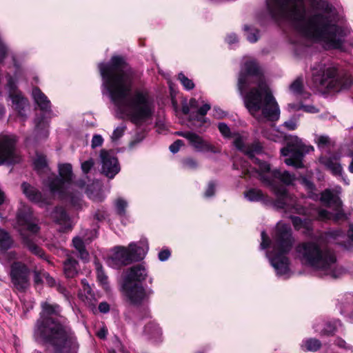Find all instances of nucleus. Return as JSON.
<instances>
[{
    "label": "nucleus",
    "mask_w": 353,
    "mask_h": 353,
    "mask_svg": "<svg viewBox=\"0 0 353 353\" xmlns=\"http://www.w3.org/2000/svg\"><path fill=\"white\" fill-rule=\"evenodd\" d=\"M219 130L221 134L225 137H230V128L224 123H220L218 125Z\"/></svg>",
    "instance_id": "c03bdc74"
},
{
    "label": "nucleus",
    "mask_w": 353,
    "mask_h": 353,
    "mask_svg": "<svg viewBox=\"0 0 353 353\" xmlns=\"http://www.w3.org/2000/svg\"><path fill=\"white\" fill-rule=\"evenodd\" d=\"M21 189L23 194L31 201L39 203L40 205L48 204V200L42 196L41 193L30 184L23 183Z\"/></svg>",
    "instance_id": "412c9836"
},
{
    "label": "nucleus",
    "mask_w": 353,
    "mask_h": 353,
    "mask_svg": "<svg viewBox=\"0 0 353 353\" xmlns=\"http://www.w3.org/2000/svg\"><path fill=\"white\" fill-rule=\"evenodd\" d=\"M252 85L254 86L243 95L244 104L250 114L258 121L278 120L280 115L279 105L257 63L252 59H248L239 74L238 90L243 95Z\"/></svg>",
    "instance_id": "20e7f679"
},
{
    "label": "nucleus",
    "mask_w": 353,
    "mask_h": 353,
    "mask_svg": "<svg viewBox=\"0 0 353 353\" xmlns=\"http://www.w3.org/2000/svg\"><path fill=\"white\" fill-rule=\"evenodd\" d=\"M41 128V130H43V132H43V136H44V137H46V136H47V134H48L47 130H46V129H47V128H48V125H47V123H46L45 122H43V121H42V122H40V123H36V130H37V132L39 131V128Z\"/></svg>",
    "instance_id": "13d9d810"
},
{
    "label": "nucleus",
    "mask_w": 353,
    "mask_h": 353,
    "mask_svg": "<svg viewBox=\"0 0 353 353\" xmlns=\"http://www.w3.org/2000/svg\"><path fill=\"white\" fill-rule=\"evenodd\" d=\"M214 190H215V185L214 184V183H212V182L209 183L208 188L205 192V196L206 197L212 196L214 194Z\"/></svg>",
    "instance_id": "864d4df0"
},
{
    "label": "nucleus",
    "mask_w": 353,
    "mask_h": 353,
    "mask_svg": "<svg viewBox=\"0 0 353 353\" xmlns=\"http://www.w3.org/2000/svg\"><path fill=\"white\" fill-rule=\"evenodd\" d=\"M103 139L101 135L96 134L93 136L92 139V147L93 148L102 145Z\"/></svg>",
    "instance_id": "09e8293b"
},
{
    "label": "nucleus",
    "mask_w": 353,
    "mask_h": 353,
    "mask_svg": "<svg viewBox=\"0 0 353 353\" xmlns=\"http://www.w3.org/2000/svg\"><path fill=\"white\" fill-rule=\"evenodd\" d=\"M145 252L143 248L131 243L128 248L117 247L111 256V261L115 268L126 265L133 261H139L143 258Z\"/></svg>",
    "instance_id": "4468645a"
},
{
    "label": "nucleus",
    "mask_w": 353,
    "mask_h": 353,
    "mask_svg": "<svg viewBox=\"0 0 353 353\" xmlns=\"http://www.w3.org/2000/svg\"><path fill=\"white\" fill-rule=\"evenodd\" d=\"M32 96L35 102L39 106L41 110L43 111H48L50 109V101L48 97L41 91L38 88H34L32 90Z\"/></svg>",
    "instance_id": "393cba45"
},
{
    "label": "nucleus",
    "mask_w": 353,
    "mask_h": 353,
    "mask_svg": "<svg viewBox=\"0 0 353 353\" xmlns=\"http://www.w3.org/2000/svg\"><path fill=\"white\" fill-rule=\"evenodd\" d=\"M290 92L301 99H306L310 96V94L304 90L303 81L301 77L296 79L290 86Z\"/></svg>",
    "instance_id": "b1692460"
},
{
    "label": "nucleus",
    "mask_w": 353,
    "mask_h": 353,
    "mask_svg": "<svg viewBox=\"0 0 353 353\" xmlns=\"http://www.w3.org/2000/svg\"><path fill=\"white\" fill-rule=\"evenodd\" d=\"M79 252V257L83 260V261H87L88 260V257H89V254L88 252L85 250V248L82 249V250H80L78 251Z\"/></svg>",
    "instance_id": "680f3d73"
},
{
    "label": "nucleus",
    "mask_w": 353,
    "mask_h": 353,
    "mask_svg": "<svg viewBox=\"0 0 353 353\" xmlns=\"http://www.w3.org/2000/svg\"><path fill=\"white\" fill-rule=\"evenodd\" d=\"M94 162L92 159H90L81 163V170L84 174L88 173L94 166Z\"/></svg>",
    "instance_id": "37998d69"
},
{
    "label": "nucleus",
    "mask_w": 353,
    "mask_h": 353,
    "mask_svg": "<svg viewBox=\"0 0 353 353\" xmlns=\"http://www.w3.org/2000/svg\"><path fill=\"white\" fill-rule=\"evenodd\" d=\"M178 135L185 138L189 144L198 152H216V149L201 137L192 132H178Z\"/></svg>",
    "instance_id": "f3484780"
},
{
    "label": "nucleus",
    "mask_w": 353,
    "mask_h": 353,
    "mask_svg": "<svg viewBox=\"0 0 353 353\" xmlns=\"http://www.w3.org/2000/svg\"><path fill=\"white\" fill-rule=\"evenodd\" d=\"M42 277H43L46 279L47 283L50 286H52L55 284L54 279L52 277H51L47 272H43L42 273Z\"/></svg>",
    "instance_id": "4d7b16f0"
},
{
    "label": "nucleus",
    "mask_w": 353,
    "mask_h": 353,
    "mask_svg": "<svg viewBox=\"0 0 353 353\" xmlns=\"http://www.w3.org/2000/svg\"><path fill=\"white\" fill-rule=\"evenodd\" d=\"M293 243L290 226L278 223L273 236L272 251L268 254V258L279 274H285L289 270V260L285 255L292 249Z\"/></svg>",
    "instance_id": "0eeeda50"
},
{
    "label": "nucleus",
    "mask_w": 353,
    "mask_h": 353,
    "mask_svg": "<svg viewBox=\"0 0 353 353\" xmlns=\"http://www.w3.org/2000/svg\"><path fill=\"white\" fill-rule=\"evenodd\" d=\"M315 143L320 148H329L332 145V141L328 136L319 135L315 138Z\"/></svg>",
    "instance_id": "473e14b6"
},
{
    "label": "nucleus",
    "mask_w": 353,
    "mask_h": 353,
    "mask_svg": "<svg viewBox=\"0 0 353 353\" xmlns=\"http://www.w3.org/2000/svg\"><path fill=\"white\" fill-rule=\"evenodd\" d=\"M35 170L40 174H49L50 170L48 167L46 157L41 154H37L34 161Z\"/></svg>",
    "instance_id": "cd10ccee"
},
{
    "label": "nucleus",
    "mask_w": 353,
    "mask_h": 353,
    "mask_svg": "<svg viewBox=\"0 0 353 353\" xmlns=\"http://www.w3.org/2000/svg\"><path fill=\"white\" fill-rule=\"evenodd\" d=\"M16 139L13 135L0 136V165L5 163H16L20 161L17 154Z\"/></svg>",
    "instance_id": "2eb2a0df"
},
{
    "label": "nucleus",
    "mask_w": 353,
    "mask_h": 353,
    "mask_svg": "<svg viewBox=\"0 0 353 353\" xmlns=\"http://www.w3.org/2000/svg\"><path fill=\"white\" fill-rule=\"evenodd\" d=\"M304 347L308 351H316L321 347V343L316 339H310L304 342Z\"/></svg>",
    "instance_id": "c9c22d12"
},
{
    "label": "nucleus",
    "mask_w": 353,
    "mask_h": 353,
    "mask_svg": "<svg viewBox=\"0 0 353 353\" xmlns=\"http://www.w3.org/2000/svg\"><path fill=\"white\" fill-rule=\"evenodd\" d=\"M8 87L9 96L12 101L13 108L18 112L22 121L25 120L24 109L28 105V101L23 96L21 92L16 88L15 83L11 77L8 79Z\"/></svg>",
    "instance_id": "a211bd4d"
},
{
    "label": "nucleus",
    "mask_w": 353,
    "mask_h": 353,
    "mask_svg": "<svg viewBox=\"0 0 353 353\" xmlns=\"http://www.w3.org/2000/svg\"><path fill=\"white\" fill-rule=\"evenodd\" d=\"M125 128H126L125 125H121V126L117 127L113 131L112 135L111 137L112 141H117L119 138H121L123 136Z\"/></svg>",
    "instance_id": "79ce46f5"
},
{
    "label": "nucleus",
    "mask_w": 353,
    "mask_h": 353,
    "mask_svg": "<svg viewBox=\"0 0 353 353\" xmlns=\"http://www.w3.org/2000/svg\"><path fill=\"white\" fill-rule=\"evenodd\" d=\"M291 219L296 230H299L303 229V233L306 235H310L311 234L312 226L310 221L307 219L302 220L298 216H292Z\"/></svg>",
    "instance_id": "a878e982"
},
{
    "label": "nucleus",
    "mask_w": 353,
    "mask_h": 353,
    "mask_svg": "<svg viewBox=\"0 0 353 353\" xmlns=\"http://www.w3.org/2000/svg\"><path fill=\"white\" fill-rule=\"evenodd\" d=\"M99 68L110 97L121 112L136 124L152 116V101L144 90L132 92L136 73L123 57L113 56L109 64L100 63Z\"/></svg>",
    "instance_id": "f03ea898"
},
{
    "label": "nucleus",
    "mask_w": 353,
    "mask_h": 353,
    "mask_svg": "<svg viewBox=\"0 0 353 353\" xmlns=\"http://www.w3.org/2000/svg\"><path fill=\"white\" fill-rule=\"evenodd\" d=\"M63 271L66 277L74 278L78 274V262L72 258H68L63 263Z\"/></svg>",
    "instance_id": "bb28decb"
},
{
    "label": "nucleus",
    "mask_w": 353,
    "mask_h": 353,
    "mask_svg": "<svg viewBox=\"0 0 353 353\" xmlns=\"http://www.w3.org/2000/svg\"><path fill=\"white\" fill-rule=\"evenodd\" d=\"M284 126L290 130H294L297 128V123L294 121H288L284 123Z\"/></svg>",
    "instance_id": "bf43d9fd"
},
{
    "label": "nucleus",
    "mask_w": 353,
    "mask_h": 353,
    "mask_svg": "<svg viewBox=\"0 0 353 353\" xmlns=\"http://www.w3.org/2000/svg\"><path fill=\"white\" fill-rule=\"evenodd\" d=\"M312 79L316 88L336 92L348 89L352 83L350 76H340L335 67H325L323 64L313 68Z\"/></svg>",
    "instance_id": "9d476101"
},
{
    "label": "nucleus",
    "mask_w": 353,
    "mask_h": 353,
    "mask_svg": "<svg viewBox=\"0 0 353 353\" xmlns=\"http://www.w3.org/2000/svg\"><path fill=\"white\" fill-rule=\"evenodd\" d=\"M321 201L325 205L332 208L335 213H331L326 210H320L318 212L319 219L321 221L333 220L337 222L341 220H345L346 215L341 207L342 202L336 193L330 189L325 190L321 196Z\"/></svg>",
    "instance_id": "ddd939ff"
},
{
    "label": "nucleus",
    "mask_w": 353,
    "mask_h": 353,
    "mask_svg": "<svg viewBox=\"0 0 353 353\" xmlns=\"http://www.w3.org/2000/svg\"><path fill=\"white\" fill-rule=\"evenodd\" d=\"M178 79L186 90H192L194 88V84L193 81L186 77L183 73L179 74Z\"/></svg>",
    "instance_id": "e433bc0d"
},
{
    "label": "nucleus",
    "mask_w": 353,
    "mask_h": 353,
    "mask_svg": "<svg viewBox=\"0 0 353 353\" xmlns=\"http://www.w3.org/2000/svg\"><path fill=\"white\" fill-rule=\"evenodd\" d=\"M114 205L117 214L120 216H125L126 213V208L128 207V202L123 199L119 198L115 200Z\"/></svg>",
    "instance_id": "72a5a7b5"
},
{
    "label": "nucleus",
    "mask_w": 353,
    "mask_h": 353,
    "mask_svg": "<svg viewBox=\"0 0 353 353\" xmlns=\"http://www.w3.org/2000/svg\"><path fill=\"white\" fill-rule=\"evenodd\" d=\"M183 165L188 168H195L197 166L196 162L192 159H187L184 160Z\"/></svg>",
    "instance_id": "6e6d98bb"
},
{
    "label": "nucleus",
    "mask_w": 353,
    "mask_h": 353,
    "mask_svg": "<svg viewBox=\"0 0 353 353\" xmlns=\"http://www.w3.org/2000/svg\"><path fill=\"white\" fill-rule=\"evenodd\" d=\"M17 220L18 230L24 245L32 254L43 257V252L42 249L33 242V236L39 232V227L30 208L23 206L19 209Z\"/></svg>",
    "instance_id": "9b49d317"
},
{
    "label": "nucleus",
    "mask_w": 353,
    "mask_h": 353,
    "mask_svg": "<svg viewBox=\"0 0 353 353\" xmlns=\"http://www.w3.org/2000/svg\"><path fill=\"white\" fill-rule=\"evenodd\" d=\"M347 301L344 303L343 307L341 309V313L347 314L353 319V304L350 305V302L353 301V295H346Z\"/></svg>",
    "instance_id": "2f4dec72"
},
{
    "label": "nucleus",
    "mask_w": 353,
    "mask_h": 353,
    "mask_svg": "<svg viewBox=\"0 0 353 353\" xmlns=\"http://www.w3.org/2000/svg\"><path fill=\"white\" fill-rule=\"evenodd\" d=\"M214 115L218 118H222L225 116V113L220 108H214Z\"/></svg>",
    "instance_id": "e2e57ef3"
},
{
    "label": "nucleus",
    "mask_w": 353,
    "mask_h": 353,
    "mask_svg": "<svg viewBox=\"0 0 353 353\" xmlns=\"http://www.w3.org/2000/svg\"><path fill=\"white\" fill-rule=\"evenodd\" d=\"M300 108H301V110H303L304 112H308V113H316L319 112L318 108H316L315 106L311 105H305L301 104Z\"/></svg>",
    "instance_id": "3c124183"
},
{
    "label": "nucleus",
    "mask_w": 353,
    "mask_h": 353,
    "mask_svg": "<svg viewBox=\"0 0 353 353\" xmlns=\"http://www.w3.org/2000/svg\"><path fill=\"white\" fill-rule=\"evenodd\" d=\"M42 273L43 272H41V273H39L37 272H34V282L36 283H39L41 282V276H42Z\"/></svg>",
    "instance_id": "69168bd1"
},
{
    "label": "nucleus",
    "mask_w": 353,
    "mask_h": 353,
    "mask_svg": "<svg viewBox=\"0 0 353 353\" xmlns=\"http://www.w3.org/2000/svg\"><path fill=\"white\" fill-rule=\"evenodd\" d=\"M301 183L310 192L314 190V185L308 179L303 178L301 179Z\"/></svg>",
    "instance_id": "de8ad7c7"
},
{
    "label": "nucleus",
    "mask_w": 353,
    "mask_h": 353,
    "mask_svg": "<svg viewBox=\"0 0 353 353\" xmlns=\"http://www.w3.org/2000/svg\"><path fill=\"white\" fill-rule=\"evenodd\" d=\"M13 240L9 234L3 230L0 229V250L5 251L11 248Z\"/></svg>",
    "instance_id": "c756f323"
},
{
    "label": "nucleus",
    "mask_w": 353,
    "mask_h": 353,
    "mask_svg": "<svg viewBox=\"0 0 353 353\" xmlns=\"http://www.w3.org/2000/svg\"><path fill=\"white\" fill-rule=\"evenodd\" d=\"M234 144L236 148L248 155L253 163V166H251L243 161L241 165L243 174L250 176L257 175L264 185L269 188L275 194L276 199L274 206L276 208L297 214L305 213V209L296 203V198L290 194L283 185L279 184V183L286 185L292 184L295 180L294 174L288 171L271 170L268 163L254 157L256 154H259L262 151V146L259 142L255 141L250 145H245L241 137H237Z\"/></svg>",
    "instance_id": "7ed1b4c3"
},
{
    "label": "nucleus",
    "mask_w": 353,
    "mask_h": 353,
    "mask_svg": "<svg viewBox=\"0 0 353 353\" xmlns=\"http://www.w3.org/2000/svg\"><path fill=\"white\" fill-rule=\"evenodd\" d=\"M17 259V254L14 252H5L2 251L0 255V261L2 263H9Z\"/></svg>",
    "instance_id": "4c0bfd02"
},
{
    "label": "nucleus",
    "mask_w": 353,
    "mask_h": 353,
    "mask_svg": "<svg viewBox=\"0 0 353 353\" xmlns=\"http://www.w3.org/2000/svg\"><path fill=\"white\" fill-rule=\"evenodd\" d=\"M41 307L34 329L36 339L50 343L62 353H77L79 344L74 333L54 318L60 314L59 305L43 302Z\"/></svg>",
    "instance_id": "39448f33"
},
{
    "label": "nucleus",
    "mask_w": 353,
    "mask_h": 353,
    "mask_svg": "<svg viewBox=\"0 0 353 353\" xmlns=\"http://www.w3.org/2000/svg\"><path fill=\"white\" fill-rule=\"evenodd\" d=\"M320 163L327 170L331 171L334 175H341L342 173V167L339 162V159L336 157H321L319 159Z\"/></svg>",
    "instance_id": "5701e85b"
},
{
    "label": "nucleus",
    "mask_w": 353,
    "mask_h": 353,
    "mask_svg": "<svg viewBox=\"0 0 353 353\" xmlns=\"http://www.w3.org/2000/svg\"><path fill=\"white\" fill-rule=\"evenodd\" d=\"M261 247L262 249L267 248L270 243V240L265 231L261 232Z\"/></svg>",
    "instance_id": "a18cd8bd"
},
{
    "label": "nucleus",
    "mask_w": 353,
    "mask_h": 353,
    "mask_svg": "<svg viewBox=\"0 0 353 353\" xmlns=\"http://www.w3.org/2000/svg\"><path fill=\"white\" fill-rule=\"evenodd\" d=\"M245 196L250 201H263L265 195L259 189L252 188L245 192Z\"/></svg>",
    "instance_id": "7c9ffc66"
},
{
    "label": "nucleus",
    "mask_w": 353,
    "mask_h": 353,
    "mask_svg": "<svg viewBox=\"0 0 353 353\" xmlns=\"http://www.w3.org/2000/svg\"><path fill=\"white\" fill-rule=\"evenodd\" d=\"M94 265L97 270V279L102 285H106L108 277L105 274L104 272L102 270L101 264L97 261V260L94 261Z\"/></svg>",
    "instance_id": "f704fd0d"
},
{
    "label": "nucleus",
    "mask_w": 353,
    "mask_h": 353,
    "mask_svg": "<svg viewBox=\"0 0 353 353\" xmlns=\"http://www.w3.org/2000/svg\"><path fill=\"white\" fill-rule=\"evenodd\" d=\"M148 276V272L142 264L133 265L126 271L123 283V290L130 300L134 305H139L153 294V290H145L140 283Z\"/></svg>",
    "instance_id": "1a4fd4ad"
},
{
    "label": "nucleus",
    "mask_w": 353,
    "mask_h": 353,
    "mask_svg": "<svg viewBox=\"0 0 353 353\" xmlns=\"http://www.w3.org/2000/svg\"><path fill=\"white\" fill-rule=\"evenodd\" d=\"M347 235L348 237L353 241V225L350 226Z\"/></svg>",
    "instance_id": "774afa93"
},
{
    "label": "nucleus",
    "mask_w": 353,
    "mask_h": 353,
    "mask_svg": "<svg viewBox=\"0 0 353 353\" xmlns=\"http://www.w3.org/2000/svg\"><path fill=\"white\" fill-rule=\"evenodd\" d=\"M227 40L229 43H233L237 41V38L235 34H230L228 37Z\"/></svg>",
    "instance_id": "338daca9"
},
{
    "label": "nucleus",
    "mask_w": 353,
    "mask_h": 353,
    "mask_svg": "<svg viewBox=\"0 0 353 353\" xmlns=\"http://www.w3.org/2000/svg\"><path fill=\"white\" fill-rule=\"evenodd\" d=\"M183 145V141L182 140H176L172 144L170 145V150L172 153L177 152L180 148Z\"/></svg>",
    "instance_id": "49530a36"
},
{
    "label": "nucleus",
    "mask_w": 353,
    "mask_h": 353,
    "mask_svg": "<svg viewBox=\"0 0 353 353\" xmlns=\"http://www.w3.org/2000/svg\"><path fill=\"white\" fill-rule=\"evenodd\" d=\"M83 289L81 290L78 294L79 297L86 305L90 307L95 306L94 294L92 293L90 286L86 279L81 280Z\"/></svg>",
    "instance_id": "4be33fe9"
},
{
    "label": "nucleus",
    "mask_w": 353,
    "mask_h": 353,
    "mask_svg": "<svg viewBox=\"0 0 353 353\" xmlns=\"http://www.w3.org/2000/svg\"><path fill=\"white\" fill-rule=\"evenodd\" d=\"M170 256V252L168 250H161L159 253V259L161 261H166Z\"/></svg>",
    "instance_id": "5fc2aeb1"
},
{
    "label": "nucleus",
    "mask_w": 353,
    "mask_h": 353,
    "mask_svg": "<svg viewBox=\"0 0 353 353\" xmlns=\"http://www.w3.org/2000/svg\"><path fill=\"white\" fill-rule=\"evenodd\" d=\"M8 54V50L4 43L0 41V61H2Z\"/></svg>",
    "instance_id": "603ef678"
},
{
    "label": "nucleus",
    "mask_w": 353,
    "mask_h": 353,
    "mask_svg": "<svg viewBox=\"0 0 353 353\" xmlns=\"http://www.w3.org/2000/svg\"><path fill=\"white\" fill-rule=\"evenodd\" d=\"M72 242H73V245H74V248L78 251L85 248L83 241L80 237H78V236L74 237L73 239Z\"/></svg>",
    "instance_id": "8fccbe9b"
},
{
    "label": "nucleus",
    "mask_w": 353,
    "mask_h": 353,
    "mask_svg": "<svg viewBox=\"0 0 353 353\" xmlns=\"http://www.w3.org/2000/svg\"><path fill=\"white\" fill-rule=\"evenodd\" d=\"M296 254L301 263L332 278H337L342 270L336 267V257L334 251L316 241H308L298 244Z\"/></svg>",
    "instance_id": "423d86ee"
},
{
    "label": "nucleus",
    "mask_w": 353,
    "mask_h": 353,
    "mask_svg": "<svg viewBox=\"0 0 353 353\" xmlns=\"http://www.w3.org/2000/svg\"><path fill=\"white\" fill-rule=\"evenodd\" d=\"M312 7L323 13L306 17L303 0H267V7L276 20H288L303 37L323 41L328 48H340L343 30L335 24L332 6L324 0H311Z\"/></svg>",
    "instance_id": "f257e3e1"
},
{
    "label": "nucleus",
    "mask_w": 353,
    "mask_h": 353,
    "mask_svg": "<svg viewBox=\"0 0 353 353\" xmlns=\"http://www.w3.org/2000/svg\"><path fill=\"white\" fill-rule=\"evenodd\" d=\"M287 145L281 150V153L285 157L284 162L296 168L303 167V159L305 154L314 151V147L305 145L296 136H289L286 138Z\"/></svg>",
    "instance_id": "f8f14e48"
},
{
    "label": "nucleus",
    "mask_w": 353,
    "mask_h": 353,
    "mask_svg": "<svg viewBox=\"0 0 353 353\" xmlns=\"http://www.w3.org/2000/svg\"><path fill=\"white\" fill-rule=\"evenodd\" d=\"M336 326L335 323H327L325 325L323 329L320 331V333L322 335H332L336 332Z\"/></svg>",
    "instance_id": "ea45409f"
},
{
    "label": "nucleus",
    "mask_w": 353,
    "mask_h": 353,
    "mask_svg": "<svg viewBox=\"0 0 353 353\" xmlns=\"http://www.w3.org/2000/svg\"><path fill=\"white\" fill-rule=\"evenodd\" d=\"M99 310L102 313H107L110 310V305L106 302H101L99 305Z\"/></svg>",
    "instance_id": "052dcab7"
},
{
    "label": "nucleus",
    "mask_w": 353,
    "mask_h": 353,
    "mask_svg": "<svg viewBox=\"0 0 353 353\" xmlns=\"http://www.w3.org/2000/svg\"><path fill=\"white\" fill-rule=\"evenodd\" d=\"M50 217L56 223L60 225V231L66 232L72 229L70 218L63 208H55L51 213Z\"/></svg>",
    "instance_id": "aec40b11"
},
{
    "label": "nucleus",
    "mask_w": 353,
    "mask_h": 353,
    "mask_svg": "<svg viewBox=\"0 0 353 353\" xmlns=\"http://www.w3.org/2000/svg\"><path fill=\"white\" fill-rule=\"evenodd\" d=\"M107 334V330L105 328H101L98 332L97 336L100 339H104Z\"/></svg>",
    "instance_id": "0e129e2a"
},
{
    "label": "nucleus",
    "mask_w": 353,
    "mask_h": 353,
    "mask_svg": "<svg viewBox=\"0 0 353 353\" xmlns=\"http://www.w3.org/2000/svg\"><path fill=\"white\" fill-rule=\"evenodd\" d=\"M210 109V105L208 103L201 106L196 112H192L190 115L191 121H196L201 123L205 122V116Z\"/></svg>",
    "instance_id": "c85d7f7f"
},
{
    "label": "nucleus",
    "mask_w": 353,
    "mask_h": 353,
    "mask_svg": "<svg viewBox=\"0 0 353 353\" xmlns=\"http://www.w3.org/2000/svg\"><path fill=\"white\" fill-rule=\"evenodd\" d=\"M102 172L112 179L120 170L117 159L110 152L102 150L100 153Z\"/></svg>",
    "instance_id": "6ab92c4d"
},
{
    "label": "nucleus",
    "mask_w": 353,
    "mask_h": 353,
    "mask_svg": "<svg viewBox=\"0 0 353 353\" xmlns=\"http://www.w3.org/2000/svg\"><path fill=\"white\" fill-rule=\"evenodd\" d=\"M245 30L246 31L247 39L250 42H256L258 40V31L256 30H252L247 26H245Z\"/></svg>",
    "instance_id": "a19ab883"
},
{
    "label": "nucleus",
    "mask_w": 353,
    "mask_h": 353,
    "mask_svg": "<svg viewBox=\"0 0 353 353\" xmlns=\"http://www.w3.org/2000/svg\"><path fill=\"white\" fill-rule=\"evenodd\" d=\"M30 270L21 262H14L11 265L12 283L18 290H25L29 285Z\"/></svg>",
    "instance_id": "dca6fc26"
},
{
    "label": "nucleus",
    "mask_w": 353,
    "mask_h": 353,
    "mask_svg": "<svg viewBox=\"0 0 353 353\" xmlns=\"http://www.w3.org/2000/svg\"><path fill=\"white\" fill-rule=\"evenodd\" d=\"M59 172L61 178L50 174L48 179L44 181L52 194L58 195L61 199L68 201L74 207L80 206L81 194L73 191L72 177V169L70 163L59 165Z\"/></svg>",
    "instance_id": "6e6552de"
},
{
    "label": "nucleus",
    "mask_w": 353,
    "mask_h": 353,
    "mask_svg": "<svg viewBox=\"0 0 353 353\" xmlns=\"http://www.w3.org/2000/svg\"><path fill=\"white\" fill-rule=\"evenodd\" d=\"M344 236H345L344 233L341 230H333V231L329 232L326 234V238L328 240H330V239L336 240V243L337 244H341V242L338 240V238L339 237H344Z\"/></svg>",
    "instance_id": "58836bf2"
}]
</instances>
